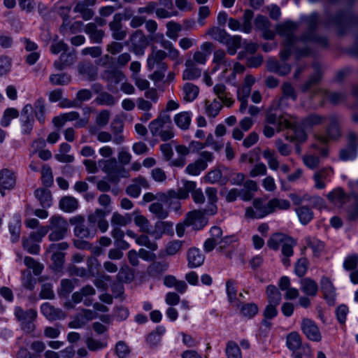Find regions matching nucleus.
<instances>
[{
  "label": "nucleus",
  "instance_id": "1",
  "mask_svg": "<svg viewBox=\"0 0 358 358\" xmlns=\"http://www.w3.org/2000/svg\"><path fill=\"white\" fill-rule=\"evenodd\" d=\"M296 27V24L291 21L285 22L276 27L277 33L284 38L283 48L280 54L282 60H286L289 57L292 48L298 44V40L293 36Z\"/></svg>",
  "mask_w": 358,
  "mask_h": 358
},
{
  "label": "nucleus",
  "instance_id": "2",
  "mask_svg": "<svg viewBox=\"0 0 358 358\" xmlns=\"http://www.w3.org/2000/svg\"><path fill=\"white\" fill-rule=\"evenodd\" d=\"M48 231L50 233L48 235L50 241H58L64 238L66 236L69 224L65 218L60 215H53L49 220V224L48 225Z\"/></svg>",
  "mask_w": 358,
  "mask_h": 358
},
{
  "label": "nucleus",
  "instance_id": "3",
  "mask_svg": "<svg viewBox=\"0 0 358 358\" xmlns=\"http://www.w3.org/2000/svg\"><path fill=\"white\" fill-rule=\"evenodd\" d=\"M171 122L169 115L162 114L149 124V129L152 136L159 137L162 141H166L174 136L173 131L169 129H165V125Z\"/></svg>",
  "mask_w": 358,
  "mask_h": 358
},
{
  "label": "nucleus",
  "instance_id": "4",
  "mask_svg": "<svg viewBox=\"0 0 358 358\" xmlns=\"http://www.w3.org/2000/svg\"><path fill=\"white\" fill-rule=\"evenodd\" d=\"M224 51L218 50L214 52L213 60V72L220 71V79L230 83H233V78L231 76V61L226 58Z\"/></svg>",
  "mask_w": 358,
  "mask_h": 358
},
{
  "label": "nucleus",
  "instance_id": "5",
  "mask_svg": "<svg viewBox=\"0 0 358 358\" xmlns=\"http://www.w3.org/2000/svg\"><path fill=\"white\" fill-rule=\"evenodd\" d=\"M287 346L292 351L294 358L309 356L311 350L308 345H302L301 338L297 332H291L287 336Z\"/></svg>",
  "mask_w": 358,
  "mask_h": 358
},
{
  "label": "nucleus",
  "instance_id": "6",
  "mask_svg": "<svg viewBox=\"0 0 358 358\" xmlns=\"http://www.w3.org/2000/svg\"><path fill=\"white\" fill-rule=\"evenodd\" d=\"M271 213L269 202L265 203L261 199H255L252 206L246 208L245 217L247 219H261Z\"/></svg>",
  "mask_w": 358,
  "mask_h": 358
},
{
  "label": "nucleus",
  "instance_id": "7",
  "mask_svg": "<svg viewBox=\"0 0 358 358\" xmlns=\"http://www.w3.org/2000/svg\"><path fill=\"white\" fill-rule=\"evenodd\" d=\"M255 79L253 76L248 75L245 76L243 84L237 90V98L241 102L239 112L244 113L248 107V98L249 97L252 86L255 84Z\"/></svg>",
  "mask_w": 358,
  "mask_h": 358
},
{
  "label": "nucleus",
  "instance_id": "8",
  "mask_svg": "<svg viewBox=\"0 0 358 358\" xmlns=\"http://www.w3.org/2000/svg\"><path fill=\"white\" fill-rule=\"evenodd\" d=\"M14 313L17 320L20 322L24 331L31 332L34 330V324H33V321L37 316L36 310L29 309L24 311L22 308L17 306L15 308Z\"/></svg>",
  "mask_w": 358,
  "mask_h": 358
},
{
  "label": "nucleus",
  "instance_id": "9",
  "mask_svg": "<svg viewBox=\"0 0 358 358\" xmlns=\"http://www.w3.org/2000/svg\"><path fill=\"white\" fill-rule=\"evenodd\" d=\"M215 38L227 45V51L231 55H234L241 46V37L240 36H231L224 30H219L217 36Z\"/></svg>",
  "mask_w": 358,
  "mask_h": 358
},
{
  "label": "nucleus",
  "instance_id": "10",
  "mask_svg": "<svg viewBox=\"0 0 358 358\" xmlns=\"http://www.w3.org/2000/svg\"><path fill=\"white\" fill-rule=\"evenodd\" d=\"M26 227L30 229H35L29 234L31 238L36 242H41L43 238L48 233V227L43 226L36 218H28L24 221Z\"/></svg>",
  "mask_w": 358,
  "mask_h": 358
},
{
  "label": "nucleus",
  "instance_id": "11",
  "mask_svg": "<svg viewBox=\"0 0 358 358\" xmlns=\"http://www.w3.org/2000/svg\"><path fill=\"white\" fill-rule=\"evenodd\" d=\"M71 223L75 224L74 234L80 238H92L95 236L96 231L90 229L84 224V218L81 216L74 217L71 219Z\"/></svg>",
  "mask_w": 358,
  "mask_h": 358
},
{
  "label": "nucleus",
  "instance_id": "12",
  "mask_svg": "<svg viewBox=\"0 0 358 358\" xmlns=\"http://www.w3.org/2000/svg\"><path fill=\"white\" fill-rule=\"evenodd\" d=\"M16 178V173L12 169L4 168L0 171V193L3 196L5 195L6 190L14 188Z\"/></svg>",
  "mask_w": 358,
  "mask_h": 358
},
{
  "label": "nucleus",
  "instance_id": "13",
  "mask_svg": "<svg viewBox=\"0 0 358 358\" xmlns=\"http://www.w3.org/2000/svg\"><path fill=\"white\" fill-rule=\"evenodd\" d=\"M186 225L192 227L194 230H200L208 223L207 218L203 212L200 210H192L189 212L185 218Z\"/></svg>",
  "mask_w": 358,
  "mask_h": 358
},
{
  "label": "nucleus",
  "instance_id": "14",
  "mask_svg": "<svg viewBox=\"0 0 358 358\" xmlns=\"http://www.w3.org/2000/svg\"><path fill=\"white\" fill-rule=\"evenodd\" d=\"M196 188V182L189 180H182V187L177 191L171 189L166 193L167 202L173 199H185L189 196V193Z\"/></svg>",
  "mask_w": 358,
  "mask_h": 358
},
{
  "label": "nucleus",
  "instance_id": "15",
  "mask_svg": "<svg viewBox=\"0 0 358 358\" xmlns=\"http://www.w3.org/2000/svg\"><path fill=\"white\" fill-rule=\"evenodd\" d=\"M327 136H317L316 138L321 143H326L329 139H335L338 138L341 133L338 127V118L332 115L328 120V127L327 129Z\"/></svg>",
  "mask_w": 358,
  "mask_h": 358
},
{
  "label": "nucleus",
  "instance_id": "16",
  "mask_svg": "<svg viewBox=\"0 0 358 358\" xmlns=\"http://www.w3.org/2000/svg\"><path fill=\"white\" fill-rule=\"evenodd\" d=\"M301 330L308 339L313 341L321 340L322 336L319 329L313 321L303 319L301 322Z\"/></svg>",
  "mask_w": 358,
  "mask_h": 358
},
{
  "label": "nucleus",
  "instance_id": "17",
  "mask_svg": "<svg viewBox=\"0 0 358 358\" xmlns=\"http://www.w3.org/2000/svg\"><path fill=\"white\" fill-rule=\"evenodd\" d=\"M320 288L324 294V297L330 305H334L336 299V289L330 280L326 276H323L320 280Z\"/></svg>",
  "mask_w": 358,
  "mask_h": 358
},
{
  "label": "nucleus",
  "instance_id": "18",
  "mask_svg": "<svg viewBox=\"0 0 358 358\" xmlns=\"http://www.w3.org/2000/svg\"><path fill=\"white\" fill-rule=\"evenodd\" d=\"M122 20L120 13L115 14L113 21L109 23L110 29L113 37L116 40H122L126 37L127 33L122 29L121 21Z\"/></svg>",
  "mask_w": 358,
  "mask_h": 358
},
{
  "label": "nucleus",
  "instance_id": "19",
  "mask_svg": "<svg viewBox=\"0 0 358 358\" xmlns=\"http://www.w3.org/2000/svg\"><path fill=\"white\" fill-rule=\"evenodd\" d=\"M151 234L156 239L162 238L163 234H173V224L168 221H158L155 224V229L151 232Z\"/></svg>",
  "mask_w": 358,
  "mask_h": 358
},
{
  "label": "nucleus",
  "instance_id": "20",
  "mask_svg": "<svg viewBox=\"0 0 358 358\" xmlns=\"http://www.w3.org/2000/svg\"><path fill=\"white\" fill-rule=\"evenodd\" d=\"M149 185L145 178L142 176L136 178L132 184L127 187V193L130 196L137 198L141 192V188L147 189Z\"/></svg>",
  "mask_w": 358,
  "mask_h": 358
},
{
  "label": "nucleus",
  "instance_id": "21",
  "mask_svg": "<svg viewBox=\"0 0 358 358\" xmlns=\"http://www.w3.org/2000/svg\"><path fill=\"white\" fill-rule=\"evenodd\" d=\"M41 311L49 320H60L66 316L62 310L54 308L49 303H43L41 306Z\"/></svg>",
  "mask_w": 358,
  "mask_h": 358
},
{
  "label": "nucleus",
  "instance_id": "22",
  "mask_svg": "<svg viewBox=\"0 0 358 358\" xmlns=\"http://www.w3.org/2000/svg\"><path fill=\"white\" fill-rule=\"evenodd\" d=\"M209 206L205 209V213L210 215L217 212L216 203L217 201V189L214 187H208L205 190Z\"/></svg>",
  "mask_w": 358,
  "mask_h": 358
},
{
  "label": "nucleus",
  "instance_id": "23",
  "mask_svg": "<svg viewBox=\"0 0 358 358\" xmlns=\"http://www.w3.org/2000/svg\"><path fill=\"white\" fill-rule=\"evenodd\" d=\"M300 287L302 292L308 296H315L318 292L317 282L310 278H306L301 280Z\"/></svg>",
  "mask_w": 358,
  "mask_h": 358
},
{
  "label": "nucleus",
  "instance_id": "24",
  "mask_svg": "<svg viewBox=\"0 0 358 358\" xmlns=\"http://www.w3.org/2000/svg\"><path fill=\"white\" fill-rule=\"evenodd\" d=\"M287 128L291 129L294 134V136L291 138L290 141L296 140L299 143H303L307 140L306 130L308 129L304 127L303 122L301 124L291 122V125Z\"/></svg>",
  "mask_w": 358,
  "mask_h": 358
},
{
  "label": "nucleus",
  "instance_id": "25",
  "mask_svg": "<svg viewBox=\"0 0 358 358\" xmlns=\"http://www.w3.org/2000/svg\"><path fill=\"white\" fill-rule=\"evenodd\" d=\"M296 245V242L291 237L288 236L284 244L282 245L281 252L283 256L282 259V264L288 266L290 264L289 257L293 255V248Z\"/></svg>",
  "mask_w": 358,
  "mask_h": 358
},
{
  "label": "nucleus",
  "instance_id": "26",
  "mask_svg": "<svg viewBox=\"0 0 358 358\" xmlns=\"http://www.w3.org/2000/svg\"><path fill=\"white\" fill-rule=\"evenodd\" d=\"M110 128L113 132V143L116 145L122 144L124 141V137L122 134L124 129L123 122L120 119H115L111 122Z\"/></svg>",
  "mask_w": 358,
  "mask_h": 358
},
{
  "label": "nucleus",
  "instance_id": "27",
  "mask_svg": "<svg viewBox=\"0 0 358 358\" xmlns=\"http://www.w3.org/2000/svg\"><path fill=\"white\" fill-rule=\"evenodd\" d=\"M265 123L271 124L275 128H286L289 127L291 122L280 116H278L276 114L271 112H268L266 115Z\"/></svg>",
  "mask_w": 358,
  "mask_h": 358
},
{
  "label": "nucleus",
  "instance_id": "28",
  "mask_svg": "<svg viewBox=\"0 0 358 358\" xmlns=\"http://www.w3.org/2000/svg\"><path fill=\"white\" fill-rule=\"evenodd\" d=\"M213 91L220 101L227 107L234 103V100L229 92H226V87L222 84H217L213 87Z\"/></svg>",
  "mask_w": 358,
  "mask_h": 358
},
{
  "label": "nucleus",
  "instance_id": "29",
  "mask_svg": "<svg viewBox=\"0 0 358 358\" xmlns=\"http://www.w3.org/2000/svg\"><path fill=\"white\" fill-rule=\"evenodd\" d=\"M9 231L12 242H17L20 236L21 217L19 215H14L8 224Z\"/></svg>",
  "mask_w": 358,
  "mask_h": 358
},
{
  "label": "nucleus",
  "instance_id": "30",
  "mask_svg": "<svg viewBox=\"0 0 358 358\" xmlns=\"http://www.w3.org/2000/svg\"><path fill=\"white\" fill-rule=\"evenodd\" d=\"M185 66L186 69L182 73L183 80H192L200 77L201 71L195 66L192 60H187L185 62Z\"/></svg>",
  "mask_w": 358,
  "mask_h": 358
},
{
  "label": "nucleus",
  "instance_id": "31",
  "mask_svg": "<svg viewBox=\"0 0 358 358\" xmlns=\"http://www.w3.org/2000/svg\"><path fill=\"white\" fill-rule=\"evenodd\" d=\"M33 110L37 120L41 124H44L45 121V115L47 113L45 100L42 98H39L36 100L33 105Z\"/></svg>",
  "mask_w": 358,
  "mask_h": 358
},
{
  "label": "nucleus",
  "instance_id": "32",
  "mask_svg": "<svg viewBox=\"0 0 358 358\" xmlns=\"http://www.w3.org/2000/svg\"><path fill=\"white\" fill-rule=\"evenodd\" d=\"M188 265L190 267L200 266L204 262V255L197 248H191L187 252Z\"/></svg>",
  "mask_w": 358,
  "mask_h": 358
},
{
  "label": "nucleus",
  "instance_id": "33",
  "mask_svg": "<svg viewBox=\"0 0 358 358\" xmlns=\"http://www.w3.org/2000/svg\"><path fill=\"white\" fill-rule=\"evenodd\" d=\"M199 92L196 85L187 83L182 87V99L186 102H192L197 97Z\"/></svg>",
  "mask_w": 358,
  "mask_h": 358
},
{
  "label": "nucleus",
  "instance_id": "34",
  "mask_svg": "<svg viewBox=\"0 0 358 358\" xmlns=\"http://www.w3.org/2000/svg\"><path fill=\"white\" fill-rule=\"evenodd\" d=\"M204 105L205 113L210 117H216L222 108L220 101L215 99L213 101L206 100Z\"/></svg>",
  "mask_w": 358,
  "mask_h": 358
},
{
  "label": "nucleus",
  "instance_id": "35",
  "mask_svg": "<svg viewBox=\"0 0 358 358\" xmlns=\"http://www.w3.org/2000/svg\"><path fill=\"white\" fill-rule=\"evenodd\" d=\"M85 32L89 35L90 39L94 43H100L104 35L103 31L98 29L94 23L87 24L85 27Z\"/></svg>",
  "mask_w": 358,
  "mask_h": 358
},
{
  "label": "nucleus",
  "instance_id": "36",
  "mask_svg": "<svg viewBox=\"0 0 358 358\" xmlns=\"http://www.w3.org/2000/svg\"><path fill=\"white\" fill-rule=\"evenodd\" d=\"M78 207V201L72 196L63 197L59 201V208L66 213H72Z\"/></svg>",
  "mask_w": 358,
  "mask_h": 358
},
{
  "label": "nucleus",
  "instance_id": "37",
  "mask_svg": "<svg viewBox=\"0 0 358 358\" xmlns=\"http://www.w3.org/2000/svg\"><path fill=\"white\" fill-rule=\"evenodd\" d=\"M35 196L43 207L48 208L51 206L52 196L49 190L43 188L37 189L35 191Z\"/></svg>",
  "mask_w": 358,
  "mask_h": 358
},
{
  "label": "nucleus",
  "instance_id": "38",
  "mask_svg": "<svg viewBox=\"0 0 358 358\" xmlns=\"http://www.w3.org/2000/svg\"><path fill=\"white\" fill-rule=\"evenodd\" d=\"M206 168L207 164L205 162L199 161L197 159L187 166L185 169V173L190 176H199L201 172L204 171Z\"/></svg>",
  "mask_w": 358,
  "mask_h": 358
},
{
  "label": "nucleus",
  "instance_id": "39",
  "mask_svg": "<svg viewBox=\"0 0 358 358\" xmlns=\"http://www.w3.org/2000/svg\"><path fill=\"white\" fill-rule=\"evenodd\" d=\"M288 236L281 234L276 233L271 236L270 238L267 241V245L273 250H277L284 244V242L287 238Z\"/></svg>",
  "mask_w": 358,
  "mask_h": 358
},
{
  "label": "nucleus",
  "instance_id": "40",
  "mask_svg": "<svg viewBox=\"0 0 358 358\" xmlns=\"http://www.w3.org/2000/svg\"><path fill=\"white\" fill-rule=\"evenodd\" d=\"M89 132L92 135H96V139L101 143L113 142V136L106 131H99L96 126L89 127Z\"/></svg>",
  "mask_w": 358,
  "mask_h": 358
},
{
  "label": "nucleus",
  "instance_id": "41",
  "mask_svg": "<svg viewBox=\"0 0 358 358\" xmlns=\"http://www.w3.org/2000/svg\"><path fill=\"white\" fill-rule=\"evenodd\" d=\"M266 294L268 304L278 306L282 299V295L276 287L268 285L266 287Z\"/></svg>",
  "mask_w": 358,
  "mask_h": 358
},
{
  "label": "nucleus",
  "instance_id": "42",
  "mask_svg": "<svg viewBox=\"0 0 358 358\" xmlns=\"http://www.w3.org/2000/svg\"><path fill=\"white\" fill-rule=\"evenodd\" d=\"M191 113L189 112H181L174 117L176 125L182 129H187L191 122Z\"/></svg>",
  "mask_w": 358,
  "mask_h": 358
},
{
  "label": "nucleus",
  "instance_id": "43",
  "mask_svg": "<svg viewBox=\"0 0 358 358\" xmlns=\"http://www.w3.org/2000/svg\"><path fill=\"white\" fill-rule=\"evenodd\" d=\"M131 220L129 215H123L117 212L113 213L110 222L113 227H125L131 222Z\"/></svg>",
  "mask_w": 358,
  "mask_h": 358
},
{
  "label": "nucleus",
  "instance_id": "44",
  "mask_svg": "<svg viewBox=\"0 0 358 358\" xmlns=\"http://www.w3.org/2000/svg\"><path fill=\"white\" fill-rule=\"evenodd\" d=\"M135 217L134 222L135 224L140 228V230L144 233L150 234V224L149 220L143 215L134 212Z\"/></svg>",
  "mask_w": 358,
  "mask_h": 358
},
{
  "label": "nucleus",
  "instance_id": "45",
  "mask_svg": "<svg viewBox=\"0 0 358 358\" xmlns=\"http://www.w3.org/2000/svg\"><path fill=\"white\" fill-rule=\"evenodd\" d=\"M149 210L159 219H166L169 216V211L164 208L159 202H155L150 205Z\"/></svg>",
  "mask_w": 358,
  "mask_h": 358
},
{
  "label": "nucleus",
  "instance_id": "46",
  "mask_svg": "<svg viewBox=\"0 0 358 358\" xmlns=\"http://www.w3.org/2000/svg\"><path fill=\"white\" fill-rule=\"evenodd\" d=\"M38 243V242H36L33 238H31L30 236L27 238L24 237L22 238V246L24 249L32 255L38 254L40 251V246Z\"/></svg>",
  "mask_w": 358,
  "mask_h": 358
},
{
  "label": "nucleus",
  "instance_id": "47",
  "mask_svg": "<svg viewBox=\"0 0 358 358\" xmlns=\"http://www.w3.org/2000/svg\"><path fill=\"white\" fill-rule=\"evenodd\" d=\"M268 69L280 75H286L290 71V66L287 64H280L277 61L271 60L268 64Z\"/></svg>",
  "mask_w": 358,
  "mask_h": 358
},
{
  "label": "nucleus",
  "instance_id": "48",
  "mask_svg": "<svg viewBox=\"0 0 358 358\" xmlns=\"http://www.w3.org/2000/svg\"><path fill=\"white\" fill-rule=\"evenodd\" d=\"M240 311L243 316L251 318L257 314L259 308L254 303H242L240 306Z\"/></svg>",
  "mask_w": 358,
  "mask_h": 358
},
{
  "label": "nucleus",
  "instance_id": "49",
  "mask_svg": "<svg viewBox=\"0 0 358 358\" xmlns=\"http://www.w3.org/2000/svg\"><path fill=\"white\" fill-rule=\"evenodd\" d=\"M166 57V53L162 50L152 51V54L148 58V66L152 69L156 64L159 63Z\"/></svg>",
  "mask_w": 358,
  "mask_h": 358
},
{
  "label": "nucleus",
  "instance_id": "50",
  "mask_svg": "<svg viewBox=\"0 0 358 358\" xmlns=\"http://www.w3.org/2000/svg\"><path fill=\"white\" fill-rule=\"evenodd\" d=\"M330 202L335 205L342 204L345 199V194L341 189H335L327 195Z\"/></svg>",
  "mask_w": 358,
  "mask_h": 358
},
{
  "label": "nucleus",
  "instance_id": "51",
  "mask_svg": "<svg viewBox=\"0 0 358 358\" xmlns=\"http://www.w3.org/2000/svg\"><path fill=\"white\" fill-rule=\"evenodd\" d=\"M296 214L299 217L300 222L303 224L308 223L313 217L312 210L306 206H301L296 210Z\"/></svg>",
  "mask_w": 358,
  "mask_h": 358
},
{
  "label": "nucleus",
  "instance_id": "52",
  "mask_svg": "<svg viewBox=\"0 0 358 358\" xmlns=\"http://www.w3.org/2000/svg\"><path fill=\"white\" fill-rule=\"evenodd\" d=\"M19 115V112L17 109L14 108H7L4 113H3V115L1 120V126L3 127H8L10 123V121L13 120V119H15V118H17Z\"/></svg>",
  "mask_w": 358,
  "mask_h": 358
},
{
  "label": "nucleus",
  "instance_id": "53",
  "mask_svg": "<svg viewBox=\"0 0 358 358\" xmlns=\"http://www.w3.org/2000/svg\"><path fill=\"white\" fill-rule=\"evenodd\" d=\"M49 80L54 85H64L71 82V77L66 73L52 74Z\"/></svg>",
  "mask_w": 358,
  "mask_h": 358
},
{
  "label": "nucleus",
  "instance_id": "54",
  "mask_svg": "<svg viewBox=\"0 0 358 358\" xmlns=\"http://www.w3.org/2000/svg\"><path fill=\"white\" fill-rule=\"evenodd\" d=\"M73 62V57L71 55L62 53L58 61H55L54 66L58 70H62Z\"/></svg>",
  "mask_w": 358,
  "mask_h": 358
},
{
  "label": "nucleus",
  "instance_id": "55",
  "mask_svg": "<svg viewBox=\"0 0 358 358\" xmlns=\"http://www.w3.org/2000/svg\"><path fill=\"white\" fill-rule=\"evenodd\" d=\"M268 202L271 213H273L276 209L287 210L290 207V202L286 199H273Z\"/></svg>",
  "mask_w": 358,
  "mask_h": 358
},
{
  "label": "nucleus",
  "instance_id": "56",
  "mask_svg": "<svg viewBox=\"0 0 358 358\" xmlns=\"http://www.w3.org/2000/svg\"><path fill=\"white\" fill-rule=\"evenodd\" d=\"M227 358H242V354L238 345L234 341L228 342L226 348Z\"/></svg>",
  "mask_w": 358,
  "mask_h": 358
},
{
  "label": "nucleus",
  "instance_id": "57",
  "mask_svg": "<svg viewBox=\"0 0 358 358\" xmlns=\"http://www.w3.org/2000/svg\"><path fill=\"white\" fill-rule=\"evenodd\" d=\"M253 12L250 10H245L244 12L243 22L241 23V31L245 33H250L252 30V20Z\"/></svg>",
  "mask_w": 358,
  "mask_h": 358
},
{
  "label": "nucleus",
  "instance_id": "58",
  "mask_svg": "<svg viewBox=\"0 0 358 358\" xmlns=\"http://www.w3.org/2000/svg\"><path fill=\"white\" fill-rule=\"evenodd\" d=\"M143 200L145 203L152 202L155 200H157L158 201L164 203H167L166 193L161 192H157L156 194L147 192L143 195Z\"/></svg>",
  "mask_w": 358,
  "mask_h": 358
},
{
  "label": "nucleus",
  "instance_id": "59",
  "mask_svg": "<svg viewBox=\"0 0 358 358\" xmlns=\"http://www.w3.org/2000/svg\"><path fill=\"white\" fill-rule=\"evenodd\" d=\"M165 329L163 327H158L155 331L151 332L147 337V342L152 346L157 345L161 341V336Z\"/></svg>",
  "mask_w": 358,
  "mask_h": 358
},
{
  "label": "nucleus",
  "instance_id": "60",
  "mask_svg": "<svg viewBox=\"0 0 358 358\" xmlns=\"http://www.w3.org/2000/svg\"><path fill=\"white\" fill-rule=\"evenodd\" d=\"M24 263L27 267L33 270L35 275L40 274L43 268L42 264L30 257H25L24 259Z\"/></svg>",
  "mask_w": 358,
  "mask_h": 358
},
{
  "label": "nucleus",
  "instance_id": "61",
  "mask_svg": "<svg viewBox=\"0 0 358 358\" xmlns=\"http://www.w3.org/2000/svg\"><path fill=\"white\" fill-rule=\"evenodd\" d=\"M41 179L44 185L48 187L53 182L52 169L50 166L44 165L41 169Z\"/></svg>",
  "mask_w": 358,
  "mask_h": 358
},
{
  "label": "nucleus",
  "instance_id": "62",
  "mask_svg": "<svg viewBox=\"0 0 358 358\" xmlns=\"http://www.w3.org/2000/svg\"><path fill=\"white\" fill-rule=\"evenodd\" d=\"M324 118L322 116L313 114L308 116L302 122L303 123L304 127L309 129L314 126L321 124Z\"/></svg>",
  "mask_w": 358,
  "mask_h": 358
},
{
  "label": "nucleus",
  "instance_id": "63",
  "mask_svg": "<svg viewBox=\"0 0 358 358\" xmlns=\"http://www.w3.org/2000/svg\"><path fill=\"white\" fill-rule=\"evenodd\" d=\"M106 212L101 209H96L94 212L88 215L87 220L92 224H96L104 220L106 217Z\"/></svg>",
  "mask_w": 358,
  "mask_h": 358
},
{
  "label": "nucleus",
  "instance_id": "64",
  "mask_svg": "<svg viewBox=\"0 0 358 358\" xmlns=\"http://www.w3.org/2000/svg\"><path fill=\"white\" fill-rule=\"evenodd\" d=\"M302 160L306 166L310 169L317 168L320 164V159L317 156L313 155H305L302 157Z\"/></svg>",
  "mask_w": 358,
  "mask_h": 358
}]
</instances>
